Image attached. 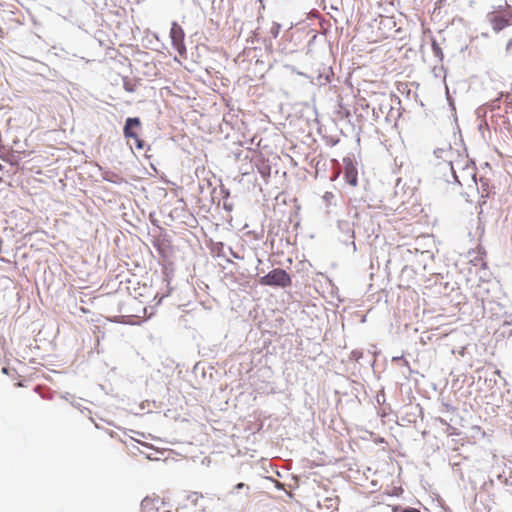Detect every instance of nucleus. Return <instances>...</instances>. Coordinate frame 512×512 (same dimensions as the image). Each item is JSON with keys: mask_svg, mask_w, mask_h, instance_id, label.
<instances>
[{"mask_svg": "<svg viewBox=\"0 0 512 512\" xmlns=\"http://www.w3.org/2000/svg\"><path fill=\"white\" fill-rule=\"evenodd\" d=\"M2 182H3V178H2V177H0V183H2Z\"/></svg>", "mask_w": 512, "mask_h": 512, "instance_id": "9d476101", "label": "nucleus"}, {"mask_svg": "<svg viewBox=\"0 0 512 512\" xmlns=\"http://www.w3.org/2000/svg\"><path fill=\"white\" fill-rule=\"evenodd\" d=\"M170 37L173 47L178 51V53L181 56H183L186 53V46L184 43L185 33L182 27L177 22L172 23Z\"/></svg>", "mask_w": 512, "mask_h": 512, "instance_id": "20e7f679", "label": "nucleus"}, {"mask_svg": "<svg viewBox=\"0 0 512 512\" xmlns=\"http://www.w3.org/2000/svg\"><path fill=\"white\" fill-rule=\"evenodd\" d=\"M433 48H434V50H439V47L435 42L433 43Z\"/></svg>", "mask_w": 512, "mask_h": 512, "instance_id": "1a4fd4ad", "label": "nucleus"}, {"mask_svg": "<svg viewBox=\"0 0 512 512\" xmlns=\"http://www.w3.org/2000/svg\"><path fill=\"white\" fill-rule=\"evenodd\" d=\"M3 169V166L0 164V171Z\"/></svg>", "mask_w": 512, "mask_h": 512, "instance_id": "9b49d317", "label": "nucleus"}, {"mask_svg": "<svg viewBox=\"0 0 512 512\" xmlns=\"http://www.w3.org/2000/svg\"><path fill=\"white\" fill-rule=\"evenodd\" d=\"M259 283L265 286L287 287L291 285L290 275L281 268H275L267 275L259 279Z\"/></svg>", "mask_w": 512, "mask_h": 512, "instance_id": "7ed1b4c3", "label": "nucleus"}, {"mask_svg": "<svg viewBox=\"0 0 512 512\" xmlns=\"http://www.w3.org/2000/svg\"><path fill=\"white\" fill-rule=\"evenodd\" d=\"M466 172H468L469 178H463L460 179L456 174L455 179L461 186H471V184H476V173L474 171V168H466Z\"/></svg>", "mask_w": 512, "mask_h": 512, "instance_id": "423d86ee", "label": "nucleus"}, {"mask_svg": "<svg viewBox=\"0 0 512 512\" xmlns=\"http://www.w3.org/2000/svg\"><path fill=\"white\" fill-rule=\"evenodd\" d=\"M244 487H246L247 489L249 488L248 486H246L244 483H238L236 486H235V489H243Z\"/></svg>", "mask_w": 512, "mask_h": 512, "instance_id": "0eeeda50", "label": "nucleus"}, {"mask_svg": "<svg viewBox=\"0 0 512 512\" xmlns=\"http://www.w3.org/2000/svg\"><path fill=\"white\" fill-rule=\"evenodd\" d=\"M489 22L495 32H500L504 28L512 25V9L506 4L504 8L499 7L497 10L488 14Z\"/></svg>", "mask_w": 512, "mask_h": 512, "instance_id": "f257e3e1", "label": "nucleus"}, {"mask_svg": "<svg viewBox=\"0 0 512 512\" xmlns=\"http://www.w3.org/2000/svg\"><path fill=\"white\" fill-rule=\"evenodd\" d=\"M141 130V121L139 118H127L123 133L124 136L128 139V142L132 139L133 144L137 150H143L145 147L144 141L140 138V132Z\"/></svg>", "mask_w": 512, "mask_h": 512, "instance_id": "f03ea898", "label": "nucleus"}, {"mask_svg": "<svg viewBox=\"0 0 512 512\" xmlns=\"http://www.w3.org/2000/svg\"><path fill=\"white\" fill-rule=\"evenodd\" d=\"M344 178L352 187L358 184V171L355 164L351 160H345Z\"/></svg>", "mask_w": 512, "mask_h": 512, "instance_id": "39448f33", "label": "nucleus"}, {"mask_svg": "<svg viewBox=\"0 0 512 512\" xmlns=\"http://www.w3.org/2000/svg\"><path fill=\"white\" fill-rule=\"evenodd\" d=\"M402 512H420V511L416 508H406Z\"/></svg>", "mask_w": 512, "mask_h": 512, "instance_id": "6e6552de", "label": "nucleus"}]
</instances>
